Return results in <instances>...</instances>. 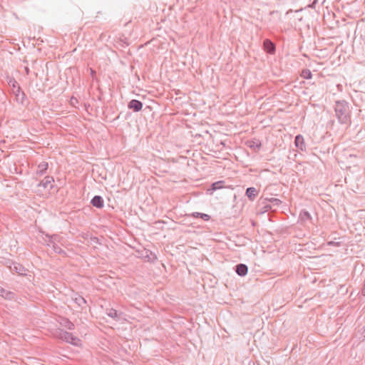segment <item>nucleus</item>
Returning a JSON list of instances; mask_svg holds the SVG:
<instances>
[{"label":"nucleus","instance_id":"obj_1","mask_svg":"<svg viewBox=\"0 0 365 365\" xmlns=\"http://www.w3.org/2000/svg\"><path fill=\"white\" fill-rule=\"evenodd\" d=\"M335 115L341 124L350 125L351 123V110L349 103L345 100H339L334 105Z\"/></svg>","mask_w":365,"mask_h":365},{"label":"nucleus","instance_id":"obj_2","mask_svg":"<svg viewBox=\"0 0 365 365\" xmlns=\"http://www.w3.org/2000/svg\"><path fill=\"white\" fill-rule=\"evenodd\" d=\"M59 338L66 342L70 343L75 346H77L81 341L78 337L73 336L71 333L63 330L60 331Z\"/></svg>","mask_w":365,"mask_h":365},{"label":"nucleus","instance_id":"obj_3","mask_svg":"<svg viewBox=\"0 0 365 365\" xmlns=\"http://www.w3.org/2000/svg\"><path fill=\"white\" fill-rule=\"evenodd\" d=\"M143 106V104L141 101L136 99H133L128 103V108L134 112H139L142 110Z\"/></svg>","mask_w":365,"mask_h":365},{"label":"nucleus","instance_id":"obj_4","mask_svg":"<svg viewBox=\"0 0 365 365\" xmlns=\"http://www.w3.org/2000/svg\"><path fill=\"white\" fill-rule=\"evenodd\" d=\"M49 238V242L52 244L53 249L56 253L58 254H65V252L59 247L58 246L54 241L57 240V239L59 237L57 235H53L52 236L51 235H46Z\"/></svg>","mask_w":365,"mask_h":365},{"label":"nucleus","instance_id":"obj_5","mask_svg":"<svg viewBox=\"0 0 365 365\" xmlns=\"http://www.w3.org/2000/svg\"><path fill=\"white\" fill-rule=\"evenodd\" d=\"M264 50L269 53L273 54L275 52L276 46L275 44L269 39L266 38L263 42Z\"/></svg>","mask_w":365,"mask_h":365},{"label":"nucleus","instance_id":"obj_6","mask_svg":"<svg viewBox=\"0 0 365 365\" xmlns=\"http://www.w3.org/2000/svg\"><path fill=\"white\" fill-rule=\"evenodd\" d=\"M295 146L302 151H306V144L304 137L302 135H297L294 140Z\"/></svg>","mask_w":365,"mask_h":365},{"label":"nucleus","instance_id":"obj_7","mask_svg":"<svg viewBox=\"0 0 365 365\" xmlns=\"http://www.w3.org/2000/svg\"><path fill=\"white\" fill-rule=\"evenodd\" d=\"M259 190L254 187H250L247 188L245 192V195L248 197V199L251 201H254L255 198L259 195Z\"/></svg>","mask_w":365,"mask_h":365},{"label":"nucleus","instance_id":"obj_8","mask_svg":"<svg viewBox=\"0 0 365 365\" xmlns=\"http://www.w3.org/2000/svg\"><path fill=\"white\" fill-rule=\"evenodd\" d=\"M91 205L96 208H103L104 206V200L100 195H95L91 201Z\"/></svg>","mask_w":365,"mask_h":365},{"label":"nucleus","instance_id":"obj_9","mask_svg":"<svg viewBox=\"0 0 365 365\" xmlns=\"http://www.w3.org/2000/svg\"><path fill=\"white\" fill-rule=\"evenodd\" d=\"M235 272L239 276L244 277L247 274L248 267L245 264H238L235 266Z\"/></svg>","mask_w":365,"mask_h":365},{"label":"nucleus","instance_id":"obj_10","mask_svg":"<svg viewBox=\"0 0 365 365\" xmlns=\"http://www.w3.org/2000/svg\"><path fill=\"white\" fill-rule=\"evenodd\" d=\"M0 296L6 299L11 300L15 298V294L12 292L6 290L0 286Z\"/></svg>","mask_w":365,"mask_h":365},{"label":"nucleus","instance_id":"obj_11","mask_svg":"<svg viewBox=\"0 0 365 365\" xmlns=\"http://www.w3.org/2000/svg\"><path fill=\"white\" fill-rule=\"evenodd\" d=\"M9 85L12 88L13 93L18 96L21 92V88L18 82L14 78H11L9 81Z\"/></svg>","mask_w":365,"mask_h":365},{"label":"nucleus","instance_id":"obj_12","mask_svg":"<svg viewBox=\"0 0 365 365\" xmlns=\"http://www.w3.org/2000/svg\"><path fill=\"white\" fill-rule=\"evenodd\" d=\"M53 182V178L48 175L45 177L44 179L38 183V186L46 188L48 185H51V188H52L53 186L51 185V183Z\"/></svg>","mask_w":365,"mask_h":365},{"label":"nucleus","instance_id":"obj_13","mask_svg":"<svg viewBox=\"0 0 365 365\" xmlns=\"http://www.w3.org/2000/svg\"><path fill=\"white\" fill-rule=\"evenodd\" d=\"M106 314L112 319L115 320H118L120 319V316L116 309L113 308H108L106 310Z\"/></svg>","mask_w":365,"mask_h":365},{"label":"nucleus","instance_id":"obj_14","mask_svg":"<svg viewBox=\"0 0 365 365\" xmlns=\"http://www.w3.org/2000/svg\"><path fill=\"white\" fill-rule=\"evenodd\" d=\"M60 324L68 330H73L75 329L73 323L66 318L62 319Z\"/></svg>","mask_w":365,"mask_h":365},{"label":"nucleus","instance_id":"obj_15","mask_svg":"<svg viewBox=\"0 0 365 365\" xmlns=\"http://www.w3.org/2000/svg\"><path fill=\"white\" fill-rule=\"evenodd\" d=\"M47 169H48V163L46 162H42L38 164L36 172L39 175H43L46 173Z\"/></svg>","mask_w":365,"mask_h":365},{"label":"nucleus","instance_id":"obj_16","mask_svg":"<svg viewBox=\"0 0 365 365\" xmlns=\"http://www.w3.org/2000/svg\"><path fill=\"white\" fill-rule=\"evenodd\" d=\"M225 181L220 180L212 184L211 189L210 190L215 191L217 190L222 189L225 187Z\"/></svg>","mask_w":365,"mask_h":365},{"label":"nucleus","instance_id":"obj_17","mask_svg":"<svg viewBox=\"0 0 365 365\" xmlns=\"http://www.w3.org/2000/svg\"><path fill=\"white\" fill-rule=\"evenodd\" d=\"M143 258L148 262H153L157 259L156 255L148 250L145 251V255L143 256Z\"/></svg>","mask_w":365,"mask_h":365},{"label":"nucleus","instance_id":"obj_18","mask_svg":"<svg viewBox=\"0 0 365 365\" xmlns=\"http://www.w3.org/2000/svg\"><path fill=\"white\" fill-rule=\"evenodd\" d=\"M73 300L79 307H83L86 304V300L82 296L78 295Z\"/></svg>","mask_w":365,"mask_h":365},{"label":"nucleus","instance_id":"obj_19","mask_svg":"<svg viewBox=\"0 0 365 365\" xmlns=\"http://www.w3.org/2000/svg\"><path fill=\"white\" fill-rule=\"evenodd\" d=\"M11 269L15 270L19 274H24V272H25V268L20 264L14 263V267Z\"/></svg>","mask_w":365,"mask_h":365},{"label":"nucleus","instance_id":"obj_20","mask_svg":"<svg viewBox=\"0 0 365 365\" xmlns=\"http://www.w3.org/2000/svg\"><path fill=\"white\" fill-rule=\"evenodd\" d=\"M299 217L302 221L309 220L312 219L311 215L307 210L302 211L299 214Z\"/></svg>","mask_w":365,"mask_h":365},{"label":"nucleus","instance_id":"obj_21","mask_svg":"<svg viewBox=\"0 0 365 365\" xmlns=\"http://www.w3.org/2000/svg\"><path fill=\"white\" fill-rule=\"evenodd\" d=\"M192 216L194 217H200L205 221H208L210 219V216L207 214L200 213V212H193Z\"/></svg>","mask_w":365,"mask_h":365},{"label":"nucleus","instance_id":"obj_22","mask_svg":"<svg viewBox=\"0 0 365 365\" xmlns=\"http://www.w3.org/2000/svg\"><path fill=\"white\" fill-rule=\"evenodd\" d=\"M301 76L305 79H310L312 74L309 69L305 68L302 71Z\"/></svg>","mask_w":365,"mask_h":365},{"label":"nucleus","instance_id":"obj_23","mask_svg":"<svg viewBox=\"0 0 365 365\" xmlns=\"http://www.w3.org/2000/svg\"><path fill=\"white\" fill-rule=\"evenodd\" d=\"M356 336L360 341H364L365 339V326L361 329H359L356 334Z\"/></svg>","mask_w":365,"mask_h":365},{"label":"nucleus","instance_id":"obj_24","mask_svg":"<svg viewBox=\"0 0 365 365\" xmlns=\"http://www.w3.org/2000/svg\"><path fill=\"white\" fill-rule=\"evenodd\" d=\"M264 200L268 201L272 203L274 205H279L282 203V201L279 199L271 197V198H265Z\"/></svg>","mask_w":365,"mask_h":365},{"label":"nucleus","instance_id":"obj_25","mask_svg":"<svg viewBox=\"0 0 365 365\" xmlns=\"http://www.w3.org/2000/svg\"><path fill=\"white\" fill-rule=\"evenodd\" d=\"M327 245L329 246H334V247H340L341 242H334V241H329L327 242Z\"/></svg>","mask_w":365,"mask_h":365},{"label":"nucleus","instance_id":"obj_26","mask_svg":"<svg viewBox=\"0 0 365 365\" xmlns=\"http://www.w3.org/2000/svg\"><path fill=\"white\" fill-rule=\"evenodd\" d=\"M272 208L271 205H269V204H266L264 205V207H262L263 209V212H267L268 210H269L270 209Z\"/></svg>","mask_w":365,"mask_h":365},{"label":"nucleus","instance_id":"obj_27","mask_svg":"<svg viewBox=\"0 0 365 365\" xmlns=\"http://www.w3.org/2000/svg\"><path fill=\"white\" fill-rule=\"evenodd\" d=\"M24 70H25L26 74L29 75L30 73V70H29V67L26 66Z\"/></svg>","mask_w":365,"mask_h":365},{"label":"nucleus","instance_id":"obj_28","mask_svg":"<svg viewBox=\"0 0 365 365\" xmlns=\"http://www.w3.org/2000/svg\"><path fill=\"white\" fill-rule=\"evenodd\" d=\"M71 101V103H75V101H76V102H77V101H77V99H76V98H72Z\"/></svg>","mask_w":365,"mask_h":365},{"label":"nucleus","instance_id":"obj_29","mask_svg":"<svg viewBox=\"0 0 365 365\" xmlns=\"http://www.w3.org/2000/svg\"><path fill=\"white\" fill-rule=\"evenodd\" d=\"M71 101V103H75V101H76V102H77V101H77V99H76V98H72Z\"/></svg>","mask_w":365,"mask_h":365},{"label":"nucleus","instance_id":"obj_30","mask_svg":"<svg viewBox=\"0 0 365 365\" xmlns=\"http://www.w3.org/2000/svg\"><path fill=\"white\" fill-rule=\"evenodd\" d=\"M292 12V9H289L286 12V15H288L289 13Z\"/></svg>","mask_w":365,"mask_h":365},{"label":"nucleus","instance_id":"obj_31","mask_svg":"<svg viewBox=\"0 0 365 365\" xmlns=\"http://www.w3.org/2000/svg\"><path fill=\"white\" fill-rule=\"evenodd\" d=\"M361 292H362V294H363V295H365V286H364V287L362 289Z\"/></svg>","mask_w":365,"mask_h":365},{"label":"nucleus","instance_id":"obj_32","mask_svg":"<svg viewBox=\"0 0 365 365\" xmlns=\"http://www.w3.org/2000/svg\"><path fill=\"white\" fill-rule=\"evenodd\" d=\"M314 4H315V1L314 3H312L309 6L312 7V8H314Z\"/></svg>","mask_w":365,"mask_h":365},{"label":"nucleus","instance_id":"obj_33","mask_svg":"<svg viewBox=\"0 0 365 365\" xmlns=\"http://www.w3.org/2000/svg\"><path fill=\"white\" fill-rule=\"evenodd\" d=\"M260 145H261L260 144L257 145V147L259 148V147H260Z\"/></svg>","mask_w":365,"mask_h":365}]
</instances>
